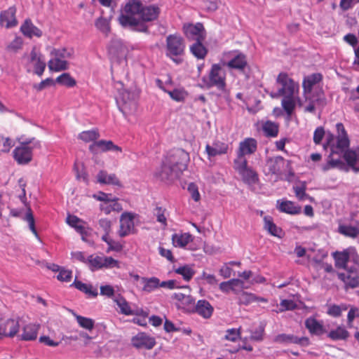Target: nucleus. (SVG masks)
<instances>
[{
    "label": "nucleus",
    "instance_id": "36",
    "mask_svg": "<svg viewBox=\"0 0 359 359\" xmlns=\"http://www.w3.org/2000/svg\"><path fill=\"white\" fill-rule=\"evenodd\" d=\"M156 345V340L144 332L138 333L136 335V348H144L151 349Z\"/></svg>",
    "mask_w": 359,
    "mask_h": 359
},
{
    "label": "nucleus",
    "instance_id": "47",
    "mask_svg": "<svg viewBox=\"0 0 359 359\" xmlns=\"http://www.w3.org/2000/svg\"><path fill=\"white\" fill-rule=\"evenodd\" d=\"M73 316L81 327L90 332L93 330L95 327V321L93 319L78 315L75 313H73Z\"/></svg>",
    "mask_w": 359,
    "mask_h": 359
},
{
    "label": "nucleus",
    "instance_id": "25",
    "mask_svg": "<svg viewBox=\"0 0 359 359\" xmlns=\"http://www.w3.org/2000/svg\"><path fill=\"white\" fill-rule=\"evenodd\" d=\"M323 75L320 73H313L305 76L302 81L303 94H313V87L321 82Z\"/></svg>",
    "mask_w": 359,
    "mask_h": 359
},
{
    "label": "nucleus",
    "instance_id": "53",
    "mask_svg": "<svg viewBox=\"0 0 359 359\" xmlns=\"http://www.w3.org/2000/svg\"><path fill=\"white\" fill-rule=\"evenodd\" d=\"M100 137L99 132L97 129L85 130L79 134L78 138L84 142L95 141Z\"/></svg>",
    "mask_w": 359,
    "mask_h": 359
},
{
    "label": "nucleus",
    "instance_id": "46",
    "mask_svg": "<svg viewBox=\"0 0 359 359\" xmlns=\"http://www.w3.org/2000/svg\"><path fill=\"white\" fill-rule=\"evenodd\" d=\"M114 302L118 306L119 312L126 316H130L133 314V309L129 305L128 302L122 297L116 296L114 298Z\"/></svg>",
    "mask_w": 359,
    "mask_h": 359
},
{
    "label": "nucleus",
    "instance_id": "16",
    "mask_svg": "<svg viewBox=\"0 0 359 359\" xmlns=\"http://www.w3.org/2000/svg\"><path fill=\"white\" fill-rule=\"evenodd\" d=\"M224 65L230 69H234L243 74L245 73L247 69H249L246 55L238 50L232 52L231 57Z\"/></svg>",
    "mask_w": 359,
    "mask_h": 359
},
{
    "label": "nucleus",
    "instance_id": "50",
    "mask_svg": "<svg viewBox=\"0 0 359 359\" xmlns=\"http://www.w3.org/2000/svg\"><path fill=\"white\" fill-rule=\"evenodd\" d=\"M262 130L266 137H275L278 134V125L271 121H266L262 126Z\"/></svg>",
    "mask_w": 359,
    "mask_h": 359
},
{
    "label": "nucleus",
    "instance_id": "6",
    "mask_svg": "<svg viewBox=\"0 0 359 359\" xmlns=\"http://www.w3.org/2000/svg\"><path fill=\"white\" fill-rule=\"evenodd\" d=\"M40 147V142L35 138L22 142L13 150V158L20 165L28 164L32 160V151Z\"/></svg>",
    "mask_w": 359,
    "mask_h": 359
},
{
    "label": "nucleus",
    "instance_id": "18",
    "mask_svg": "<svg viewBox=\"0 0 359 359\" xmlns=\"http://www.w3.org/2000/svg\"><path fill=\"white\" fill-rule=\"evenodd\" d=\"M116 100L120 111L126 117L131 114L134 106L133 93H130L126 90H123L119 92Z\"/></svg>",
    "mask_w": 359,
    "mask_h": 359
},
{
    "label": "nucleus",
    "instance_id": "64",
    "mask_svg": "<svg viewBox=\"0 0 359 359\" xmlns=\"http://www.w3.org/2000/svg\"><path fill=\"white\" fill-rule=\"evenodd\" d=\"M168 93L172 100L177 102L183 101L187 95L184 90L180 89H174L173 90L168 91Z\"/></svg>",
    "mask_w": 359,
    "mask_h": 359
},
{
    "label": "nucleus",
    "instance_id": "29",
    "mask_svg": "<svg viewBox=\"0 0 359 359\" xmlns=\"http://www.w3.org/2000/svg\"><path fill=\"white\" fill-rule=\"evenodd\" d=\"M305 327L312 335L320 336L326 332L323 325L314 317L306 319Z\"/></svg>",
    "mask_w": 359,
    "mask_h": 359
},
{
    "label": "nucleus",
    "instance_id": "61",
    "mask_svg": "<svg viewBox=\"0 0 359 359\" xmlns=\"http://www.w3.org/2000/svg\"><path fill=\"white\" fill-rule=\"evenodd\" d=\"M74 169L76 172V178L79 180L87 182V174L86 172L84 165L83 163L79 162H75Z\"/></svg>",
    "mask_w": 359,
    "mask_h": 359
},
{
    "label": "nucleus",
    "instance_id": "1",
    "mask_svg": "<svg viewBox=\"0 0 359 359\" xmlns=\"http://www.w3.org/2000/svg\"><path fill=\"white\" fill-rule=\"evenodd\" d=\"M336 130L337 136L331 133L327 134L324 149L330 147V154L327 156V162L322 165V170L327 172L334 168L342 169L344 167V163L341 160L343 157L349 167L354 171L359 172V147L349 149L350 140L343 123H337Z\"/></svg>",
    "mask_w": 359,
    "mask_h": 359
},
{
    "label": "nucleus",
    "instance_id": "3",
    "mask_svg": "<svg viewBox=\"0 0 359 359\" xmlns=\"http://www.w3.org/2000/svg\"><path fill=\"white\" fill-rule=\"evenodd\" d=\"M207 88H216L222 94H227L226 72L221 64H212L208 75L202 78Z\"/></svg>",
    "mask_w": 359,
    "mask_h": 359
},
{
    "label": "nucleus",
    "instance_id": "26",
    "mask_svg": "<svg viewBox=\"0 0 359 359\" xmlns=\"http://www.w3.org/2000/svg\"><path fill=\"white\" fill-rule=\"evenodd\" d=\"M89 149L93 153L105 152L107 151H121V149L115 145L111 140H100L90 145Z\"/></svg>",
    "mask_w": 359,
    "mask_h": 359
},
{
    "label": "nucleus",
    "instance_id": "32",
    "mask_svg": "<svg viewBox=\"0 0 359 359\" xmlns=\"http://www.w3.org/2000/svg\"><path fill=\"white\" fill-rule=\"evenodd\" d=\"M133 225V216L127 212L122 214L120 219L119 235L121 236L128 235L131 231Z\"/></svg>",
    "mask_w": 359,
    "mask_h": 359
},
{
    "label": "nucleus",
    "instance_id": "11",
    "mask_svg": "<svg viewBox=\"0 0 359 359\" xmlns=\"http://www.w3.org/2000/svg\"><path fill=\"white\" fill-rule=\"evenodd\" d=\"M338 278L344 283L345 290L359 287V269L349 267L345 272H337Z\"/></svg>",
    "mask_w": 359,
    "mask_h": 359
},
{
    "label": "nucleus",
    "instance_id": "58",
    "mask_svg": "<svg viewBox=\"0 0 359 359\" xmlns=\"http://www.w3.org/2000/svg\"><path fill=\"white\" fill-rule=\"evenodd\" d=\"M149 311L142 309H136V323L141 326H146L149 320Z\"/></svg>",
    "mask_w": 359,
    "mask_h": 359
},
{
    "label": "nucleus",
    "instance_id": "2",
    "mask_svg": "<svg viewBox=\"0 0 359 359\" xmlns=\"http://www.w3.org/2000/svg\"><path fill=\"white\" fill-rule=\"evenodd\" d=\"M276 84L279 86L277 93L271 94L272 97H283L281 106L287 115L291 116L294 112L297 101L299 99V83L295 82L285 72H280L276 80Z\"/></svg>",
    "mask_w": 359,
    "mask_h": 359
},
{
    "label": "nucleus",
    "instance_id": "55",
    "mask_svg": "<svg viewBox=\"0 0 359 359\" xmlns=\"http://www.w3.org/2000/svg\"><path fill=\"white\" fill-rule=\"evenodd\" d=\"M102 240L106 242L109 246L107 250V252H109L110 251L118 252L121 250L123 248L122 245L119 242L114 241L107 234H104L102 237Z\"/></svg>",
    "mask_w": 359,
    "mask_h": 359
},
{
    "label": "nucleus",
    "instance_id": "23",
    "mask_svg": "<svg viewBox=\"0 0 359 359\" xmlns=\"http://www.w3.org/2000/svg\"><path fill=\"white\" fill-rule=\"evenodd\" d=\"M20 325L16 319H6L0 321V334L1 337H12L19 331Z\"/></svg>",
    "mask_w": 359,
    "mask_h": 359
},
{
    "label": "nucleus",
    "instance_id": "20",
    "mask_svg": "<svg viewBox=\"0 0 359 359\" xmlns=\"http://www.w3.org/2000/svg\"><path fill=\"white\" fill-rule=\"evenodd\" d=\"M66 223L81 234L83 241H86V237L89 234L90 229L85 221L76 215L69 214L66 218Z\"/></svg>",
    "mask_w": 359,
    "mask_h": 359
},
{
    "label": "nucleus",
    "instance_id": "44",
    "mask_svg": "<svg viewBox=\"0 0 359 359\" xmlns=\"http://www.w3.org/2000/svg\"><path fill=\"white\" fill-rule=\"evenodd\" d=\"M327 337L334 341L346 340L349 337V332L344 326H338L335 330H331Z\"/></svg>",
    "mask_w": 359,
    "mask_h": 359
},
{
    "label": "nucleus",
    "instance_id": "33",
    "mask_svg": "<svg viewBox=\"0 0 359 359\" xmlns=\"http://www.w3.org/2000/svg\"><path fill=\"white\" fill-rule=\"evenodd\" d=\"M172 244L175 248H184L193 241L190 233H175L172 235Z\"/></svg>",
    "mask_w": 359,
    "mask_h": 359
},
{
    "label": "nucleus",
    "instance_id": "14",
    "mask_svg": "<svg viewBox=\"0 0 359 359\" xmlns=\"http://www.w3.org/2000/svg\"><path fill=\"white\" fill-rule=\"evenodd\" d=\"M305 102L304 111L315 113L316 106H324L326 104V98L322 88L315 90L313 94L304 95Z\"/></svg>",
    "mask_w": 359,
    "mask_h": 359
},
{
    "label": "nucleus",
    "instance_id": "56",
    "mask_svg": "<svg viewBox=\"0 0 359 359\" xmlns=\"http://www.w3.org/2000/svg\"><path fill=\"white\" fill-rule=\"evenodd\" d=\"M55 81L62 86L69 88L74 87L76 83L75 79L68 73L62 74L60 76L57 77Z\"/></svg>",
    "mask_w": 359,
    "mask_h": 359
},
{
    "label": "nucleus",
    "instance_id": "42",
    "mask_svg": "<svg viewBox=\"0 0 359 359\" xmlns=\"http://www.w3.org/2000/svg\"><path fill=\"white\" fill-rule=\"evenodd\" d=\"M100 209L104 214L108 215L112 211L120 212L121 205L116 199H109L100 205Z\"/></svg>",
    "mask_w": 359,
    "mask_h": 359
},
{
    "label": "nucleus",
    "instance_id": "43",
    "mask_svg": "<svg viewBox=\"0 0 359 359\" xmlns=\"http://www.w3.org/2000/svg\"><path fill=\"white\" fill-rule=\"evenodd\" d=\"M203 41H196L190 47L191 53L198 59H204L208 53V50L203 46Z\"/></svg>",
    "mask_w": 359,
    "mask_h": 359
},
{
    "label": "nucleus",
    "instance_id": "12",
    "mask_svg": "<svg viewBox=\"0 0 359 359\" xmlns=\"http://www.w3.org/2000/svg\"><path fill=\"white\" fill-rule=\"evenodd\" d=\"M118 22L123 27L133 29L135 26V0H129L121 7Z\"/></svg>",
    "mask_w": 359,
    "mask_h": 359
},
{
    "label": "nucleus",
    "instance_id": "38",
    "mask_svg": "<svg viewBox=\"0 0 359 359\" xmlns=\"http://www.w3.org/2000/svg\"><path fill=\"white\" fill-rule=\"evenodd\" d=\"M264 229L272 236L278 238H281L283 235V232L281 228L278 227L274 222L273 219L270 216H266L264 218Z\"/></svg>",
    "mask_w": 359,
    "mask_h": 359
},
{
    "label": "nucleus",
    "instance_id": "40",
    "mask_svg": "<svg viewBox=\"0 0 359 359\" xmlns=\"http://www.w3.org/2000/svg\"><path fill=\"white\" fill-rule=\"evenodd\" d=\"M293 191L295 194L296 198L299 201H303L305 200H309L310 201H313V198L310 196L306 194V182H301L299 184L293 186Z\"/></svg>",
    "mask_w": 359,
    "mask_h": 359
},
{
    "label": "nucleus",
    "instance_id": "10",
    "mask_svg": "<svg viewBox=\"0 0 359 359\" xmlns=\"http://www.w3.org/2000/svg\"><path fill=\"white\" fill-rule=\"evenodd\" d=\"M233 169L239 174L242 180L246 184H254L259 180L257 172L248 166V161H233Z\"/></svg>",
    "mask_w": 359,
    "mask_h": 359
},
{
    "label": "nucleus",
    "instance_id": "52",
    "mask_svg": "<svg viewBox=\"0 0 359 359\" xmlns=\"http://www.w3.org/2000/svg\"><path fill=\"white\" fill-rule=\"evenodd\" d=\"M95 26L102 34L108 35L111 30L110 19L100 17L95 20Z\"/></svg>",
    "mask_w": 359,
    "mask_h": 359
},
{
    "label": "nucleus",
    "instance_id": "54",
    "mask_svg": "<svg viewBox=\"0 0 359 359\" xmlns=\"http://www.w3.org/2000/svg\"><path fill=\"white\" fill-rule=\"evenodd\" d=\"M348 306L345 304L341 305L331 304L328 306L327 313L332 317L338 318L341 316L343 311H346Z\"/></svg>",
    "mask_w": 359,
    "mask_h": 359
},
{
    "label": "nucleus",
    "instance_id": "15",
    "mask_svg": "<svg viewBox=\"0 0 359 359\" xmlns=\"http://www.w3.org/2000/svg\"><path fill=\"white\" fill-rule=\"evenodd\" d=\"M87 261L91 271L100 269L102 268L111 269L118 268V262L111 257L90 255Z\"/></svg>",
    "mask_w": 359,
    "mask_h": 359
},
{
    "label": "nucleus",
    "instance_id": "8",
    "mask_svg": "<svg viewBox=\"0 0 359 359\" xmlns=\"http://www.w3.org/2000/svg\"><path fill=\"white\" fill-rule=\"evenodd\" d=\"M51 58L48 62V67L51 72H58L68 69L69 65L66 58L69 53L65 49H54Z\"/></svg>",
    "mask_w": 359,
    "mask_h": 359
},
{
    "label": "nucleus",
    "instance_id": "22",
    "mask_svg": "<svg viewBox=\"0 0 359 359\" xmlns=\"http://www.w3.org/2000/svg\"><path fill=\"white\" fill-rule=\"evenodd\" d=\"M16 8L15 6H11L8 9L0 13V25L6 29L15 27L18 25V20L15 16Z\"/></svg>",
    "mask_w": 359,
    "mask_h": 359
},
{
    "label": "nucleus",
    "instance_id": "30",
    "mask_svg": "<svg viewBox=\"0 0 359 359\" xmlns=\"http://www.w3.org/2000/svg\"><path fill=\"white\" fill-rule=\"evenodd\" d=\"M213 311L214 309L209 302L205 299H201L196 304L194 313H197L203 318L208 319L212 316Z\"/></svg>",
    "mask_w": 359,
    "mask_h": 359
},
{
    "label": "nucleus",
    "instance_id": "17",
    "mask_svg": "<svg viewBox=\"0 0 359 359\" xmlns=\"http://www.w3.org/2000/svg\"><path fill=\"white\" fill-rule=\"evenodd\" d=\"M182 30L189 41H204L205 39V30L201 22H197L195 25L184 24Z\"/></svg>",
    "mask_w": 359,
    "mask_h": 359
},
{
    "label": "nucleus",
    "instance_id": "41",
    "mask_svg": "<svg viewBox=\"0 0 359 359\" xmlns=\"http://www.w3.org/2000/svg\"><path fill=\"white\" fill-rule=\"evenodd\" d=\"M337 232L346 237L355 238L359 235V229L356 226L340 224L338 226Z\"/></svg>",
    "mask_w": 359,
    "mask_h": 359
},
{
    "label": "nucleus",
    "instance_id": "57",
    "mask_svg": "<svg viewBox=\"0 0 359 359\" xmlns=\"http://www.w3.org/2000/svg\"><path fill=\"white\" fill-rule=\"evenodd\" d=\"M14 146V141L4 136H0V154L8 153Z\"/></svg>",
    "mask_w": 359,
    "mask_h": 359
},
{
    "label": "nucleus",
    "instance_id": "35",
    "mask_svg": "<svg viewBox=\"0 0 359 359\" xmlns=\"http://www.w3.org/2000/svg\"><path fill=\"white\" fill-rule=\"evenodd\" d=\"M128 52V48L125 43L120 40L112 41L109 48L111 55L117 56L119 58L126 57Z\"/></svg>",
    "mask_w": 359,
    "mask_h": 359
},
{
    "label": "nucleus",
    "instance_id": "27",
    "mask_svg": "<svg viewBox=\"0 0 359 359\" xmlns=\"http://www.w3.org/2000/svg\"><path fill=\"white\" fill-rule=\"evenodd\" d=\"M20 32L22 34L29 39L33 37L39 38L42 36V31L36 27L31 20L27 19L20 26Z\"/></svg>",
    "mask_w": 359,
    "mask_h": 359
},
{
    "label": "nucleus",
    "instance_id": "48",
    "mask_svg": "<svg viewBox=\"0 0 359 359\" xmlns=\"http://www.w3.org/2000/svg\"><path fill=\"white\" fill-rule=\"evenodd\" d=\"M39 326L34 324H29L24 327L22 334L23 340H33L37 337Z\"/></svg>",
    "mask_w": 359,
    "mask_h": 359
},
{
    "label": "nucleus",
    "instance_id": "9",
    "mask_svg": "<svg viewBox=\"0 0 359 359\" xmlns=\"http://www.w3.org/2000/svg\"><path fill=\"white\" fill-rule=\"evenodd\" d=\"M172 166L181 173L187 168L189 161V154L182 149H177L171 151L165 158Z\"/></svg>",
    "mask_w": 359,
    "mask_h": 359
},
{
    "label": "nucleus",
    "instance_id": "24",
    "mask_svg": "<svg viewBox=\"0 0 359 359\" xmlns=\"http://www.w3.org/2000/svg\"><path fill=\"white\" fill-rule=\"evenodd\" d=\"M274 341L277 343L280 344H298L302 346H307L310 344L309 339L306 337H298L293 334H278Z\"/></svg>",
    "mask_w": 359,
    "mask_h": 359
},
{
    "label": "nucleus",
    "instance_id": "34",
    "mask_svg": "<svg viewBox=\"0 0 359 359\" xmlns=\"http://www.w3.org/2000/svg\"><path fill=\"white\" fill-rule=\"evenodd\" d=\"M332 257L334 260V264L336 268L341 269H347L348 266V255L347 248L343 251H336L332 253Z\"/></svg>",
    "mask_w": 359,
    "mask_h": 359
},
{
    "label": "nucleus",
    "instance_id": "28",
    "mask_svg": "<svg viewBox=\"0 0 359 359\" xmlns=\"http://www.w3.org/2000/svg\"><path fill=\"white\" fill-rule=\"evenodd\" d=\"M278 205L277 208L281 212H285L288 215H299L302 212L301 206L296 205L294 202L288 201V200H283L277 201Z\"/></svg>",
    "mask_w": 359,
    "mask_h": 359
},
{
    "label": "nucleus",
    "instance_id": "59",
    "mask_svg": "<svg viewBox=\"0 0 359 359\" xmlns=\"http://www.w3.org/2000/svg\"><path fill=\"white\" fill-rule=\"evenodd\" d=\"M23 39L20 36H15V39L7 46V50L10 52L17 53L22 49Z\"/></svg>",
    "mask_w": 359,
    "mask_h": 359
},
{
    "label": "nucleus",
    "instance_id": "19",
    "mask_svg": "<svg viewBox=\"0 0 359 359\" xmlns=\"http://www.w3.org/2000/svg\"><path fill=\"white\" fill-rule=\"evenodd\" d=\"M181 174L165 159L161 168L156 172L155 176L161 181L170 182L178 178Z\"/></svg>",
    "mask_w": 359,
    "mask_h": 359
},
{
    "label": "nucleus",
    "instance_id": "45",
    "mask_svg": "<svg viewBox=\"0 0 359 359\" xmlns=\"http://www.w3.org/2000/svg\"><path fill=\"white\" fill-rule=\"evenodd\" d=\"M142 282L143 284L142 290L147 293L153 292L159 287L160 285V280L156 277L142 278Z\"/></svg>",
    "mask_w": 359,
    "mask_h": 359
},
{
    "label": "nucleus",
    "instance_id": "49",
    "mask_svg": "<svg viewBox=\"0 0 359 359\" xmlns=\"http://www.w3.org/2000/svg\"><path fill=\"white\" fill-rule=\"evenodd\" d=\"M73 285L88 296L95 297L98 294L97 289L90 284L83 283L81 281H74Z\"/></svg>",
    "mask_w": 359,
    "mask_h": 359
},
{
    "label": "nucleus",
    "instance_id": "39",
    "mask_svg": "<svg viewBox=\"0 0 359 359\" xmlns=\"http://www.w3.org/2000/svg\"><path fill=\"white\" fill-rule=\"evenodd\" d=\"M173 271L175 273L182 276L183 280L186 282H189L196 273L193 267L188 264H184L177 268L173 267Z\"/></svg>",
    "mask_w": 359,
    "mask_h": 359
},
{
    "label": "nucleus",
    "instance_id": "7",
    "mask_svg": "<svg viewBox=\"0 0 359 359\" xmlns=\"http://www.w3.org/2000/svg\"><path fill=\"white\" fill-rule=\"evenodd\" d=\"M185 43L178 34H170L166 37V55L177 64L182 62L180 58L184 53Z\"/></svg>",
    "mask_w": 359,
    "mask_h": 359
},
{
    "label": "nucleus",
    "instance_id": "63",
    "mask_svg": "<svg viewBox=\"0 0 359 359\" xmlns=\"http://www.w3.org/2000/svg\"><path fill=\"white\" fill-rule=\"evenodd\" d=\"M165 209L162 207H156L154 210V215L157 222H160L164 227L167 226V218L165 216Z\"/></svg>",
    "mask_w": 359,
    "mask_h": 359
},
{
    "label": "nucleus",
    "instance_id": "31",
    "mask_svg": "<svg viewBox=\"0 0 359 359\" xmlns=\"http://www.w3.org/2000/svg\"><path fill=\"white\" fill-rule=\"evenodd\" d=\"M253 302L267 303L268 299L264 297H258L256 294L243 291L238 294V303L240 305L248 306Z\"/></svg>",
    "mask_w": 359,
    "mask_h": 359
},
{
    "label": "nucleus",
    "instance_id": "13",
    "mask_svg": "<svg viewBox=\"0 0 359 359\" xmlns=\"http://www.w3.org/2000/svg\"><path fill=\"white\" fill-rule=\"evenodd\" d=\"M257 141L252 137H246L239 142L236 151V158L233 161H248L246 156L252 155L257 151Z\"/></svg>",
    "mask_w": 359,
    "mask_h": 359
},
{
    "label": "nucleus",
    "instance_id": "62",
    "mask_svg": "<svg viewBox=\"0 0 359 359\" xmlns=\"http://www.w3.org/2000/svg\"><path fill=\"white\" fill-rule=\"evenodd\" d=\"M348 260L354 264L351 267H358L359 269V255L354 247L347 248Z\"/></svg>",
    "mask_w": 359,
    "mask_h": 359
},
{
    "label": "nucleus",
    "instance_id": "4",
    "mask_svg": "<svg viewBox=\"0 0 359 359\" xmlns=\"http://www.w3.org/2000/svg\"><path fill=\"white\" fill-rule=\"evenodd\" d=\"M20 63L27 72L39 76H42L46 67L43 56L36 46L32 48L30 53L22 56Z\"/></svg>",
    "mask_w": 359,
    "mask_h": 359
},
{
    "label": "nucleus",
    "instance_id": "51",
    "mask_svg": "<svg viewBox=\"0 0 359 359\" xmlns=\"http://www.w3.org/2000/svg\"><path fill=\"white\" fill-rule=\"evenodd\" d=\"M97 182L102 184L119 185V181L115 175H108L104 171H100L98 173Z\"/></svg>",
    "mask_w": 359,
    "mask_h": 359
},
{
    "label": "nucleus",
    "instance_id": "37",
    "mask_svg": "<svg viewBox=\"0 0 359 359\" xmlns=\"http://www.w3.org/2000/svg\"><path fill=\"white\" fill-rule=\"evenodd\" d=\"M285 159L282 156H276L271 158L266 161V166L269 172L273 175H278L280 172L281 168L283 167Z\"/></svg>",
    "mask_w": 359,
    "mask_h": 359
},
{
    "label": "nucleus",
    "instance_id": "21",
    "mask_svg": "<svg viewBox=\"0 0 359 359\" xmlns=\"http://www.w3.org/2000/svg\"><path fill=\"white\" fill-rule=\"evenodd\" d=\"M229 144L224 142L215 140L210 145L207 144L205 146V152L208 154V158L210 160L217 156L224 155L228 153Z\"/></svg>",
    "mask_w": 359,
    "mask_h": 359
},
{
    "label": "nucleus",
    "instance_id": "5",
    "mask_svg": "<svg viewBox=\"0 0 359 359\" xmlns=\"http://www.w3.org/2000/svg\"><path fill=\"white\" fill-rule=\"evenodd\" d=\"M160 13V9L156 6H143L140 1L136 0V32H147L146 22L156 20Z\"/></svg>",
    "mask_w": 359,
    "mask_h": 359
},
{
    "label": "nucleus",
    "instance_id": "60",
    "mask_svg": "<svg viewBox=\"0 0 359 359\" xmlns=\"http://www.w3.org/2000/svg\"><path fill=\"white\" fill-rule=\"evenodd\" d=\"M195 306V299L191 295H187L180 305V306L184 309L186 311L190 313H194Z\"/></svg>",
    "mask_w": 359,
    "mask_h": 359
}]
</instances>
